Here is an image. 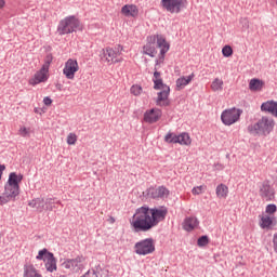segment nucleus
Here are the masks:
<instances>
[{"mask_svg":"<svg viewBox=\"0 0 277 277\" xmlns=\"http://www.w3.org/2000/svg\"><path fill=\"white\" fill-rule=\"evenodd\" d=\"M121 14H123V16H132V18H135V16L140 14V11L135 4H126L121 8Z\"/></svg>","mask_w":277,"mask_h":277,"instance_id":"f3484780","label":"nucleus"},{"mask_svg":"<svg viewBox=\"0 0 277 277\" xmlns=\"http://www.w3.org/2000/svg\"><path fill=\"white\" fill-rule=\"evenodd\" d=\"M134 252L140 256L153 254L155 252V240L153 238L143 239L134 245Z\"/></svg>","mask_w":277,"mask_h":277,"instance_id":"6e6552de","label":"nucleus"},{"mask_svg":"<svg viewBox=\"0 0 277 277\" xmlns=\"http://www.w3.org/2000/svg\"><path fill=\"white\" fill-rule=\"evenodd\" d=\"M78 28L79 19H77L75 16H69L60 22L57 31L60 36H64L66 34H72V31H77Z\"/></svg>","mask_w":277,"mask_h":277,"instance_id":"0eeeda50","label":"nucleus"},{"mask_svg":"<svg viewBox=\"0 0 277 277\" xmlns=\"http://www.w3.org/2000/svg\"><path fill=\"white\" fill-rule=\"evenodd\" d=\"M122 51H123L122 45L103 49L102 60H105L107 64H120V62H123L124 60L121 56Z\"/></svg>","mask_w":277,"mask_h":277,"instance_id":"423d86ee","label":"nucleus"},{"mask_svg":"<svg viewBox=\"0 0 277 277\" xmlns=\"http://www.w3.org/2000/svg\"><path fill=\"white\" fill-rule=\"evenodd\" d=\"M0 181H1V175H0Z\"/></svg>","mask_w":277,"mask_h":277,"instance_id":"c03bdc74","label":"nucleus"},{"mask_svg":"<svg viewBox=\"0 0 277 277\" xmlns=\"http://www.w3.org/2000/svg\"><path fill=\"white\" fill-rule=\"evenodd\" d=\"M24 277H42L32 264L24 265Z\"/></svg>","mask_w":277,"mask_h":277,"instance_id":"393cba45","label":"nucleus"},{"mask_svg":"<svg viewBox=\"0 0 277 277\" xmlns=\"http://www.w3.org/2000/svg\"><path fill=\"white\" fill-rule=\"evenodd\" d=\"M263 88H265V81L259 78H253L249 82V90H251V92H261Z\"/></svg>","mask_w":277,"mask_h":277,"instance_id":"412c9836","label":"nucleus"},{"mask_svg":"<svg viewBox=\"0 0 277 277\" xmlns=\"http://www.w3.org/2000/svg\"><path fill=\"white\" fill-rule=\"evenodd\" d=\"M130 92L134 96H140V94H142V87H140L137 84H134V85L131 87Z\"/></svg>","mask_w":277,"mask_h":277,"instance_id":"f704fd0d","label":"nucleus"},{"mask_svg":"<svg viewBox=\"0 0 277 277\" xmlns=\"http://www.w3.org/2000/svg\"><path fill=\"white\" fill-rule=\"evenodd\" d=\"M43 103H44V105H47V107H49V105H52L53 100H51V97H44Z\"/></svg>","mask_w":277,"mask_h":277,"instance_id":"ea45409f","label":"nucleus"},{"mask_svg":"<svg viewBox=\"0 0 277 277\" xmlns=\"http://www.w3.org/2000/svg\"><path fill=\"white\" fill-rule=\"evenodd\" d=\"M5 6V0H0V10Z\"/></svg>","mask_w":277,"mask_h":277,"instance_id":"79ce46f5","label":"nucleus"},{"mask_svg":"<svg viewBox=\"0 0 277 277\" xmlns=\"http://www.w3.org/2000/svg\"><path fill=\"white\" fill-rule=\"evenodd\" d=\"M276 211H277V207L274 203H271L266 207V213H268L269 215H274Z\"/></svg>","mask_w":277,"mask_h":277,"instance_id":"4c0bfd02","label":"nucleus"},{"mask_svg":"<svg viewBox=\"0 0 277 277\" xmlns=\"http://www.w3.org/2000/svg\"><path fill=\"white\" fill-rule=\"evenodd\" d=\"M18 135H21V137H29V135H30V130L27 129L26 127H22V128L18 130Z\"/></svg>","mask_w":277,"mask_h":277,"instance_id":"e433bc0d","label":"nucleus"},{"mask_svg":"<svg viewBox=\"0 0 277 277\" xmlns=\"http://www.w3.org/2000/svg\"><path fill=\"white\" fill-rule=\"evenodd\" d=\"M147 198H168V195L170 194V190L163 186H159L158 188H148L146 190Z\"/></svg>","mask_w":277,"mask_h":277,"instance_id":"2eb2a0df","label":"nucleus"},{"mask_svg":"<svg viewBox=\"0 0 277 277\" xmlns=\"http://www.w3.org/2000/svg\"><path fill=\"white\" fill-rule=\"evenodd\" d=\"M28 205L32 209H37V211H39L40 213H42V211H47V205L43 198L32 199L31 201H29Z\"/></svg>","mask_w":277,"mask_h":277,"instance_id":"4be33fe9","label":"nucleus"},{"mask_svg":"<svg viewBox=\"0 0 277 277\" xmlns=\"http://www.w3.org/2000/svg\"><path fill=\"white\" fill-rule=\"evenodd\" d=\"M5 170L4 164H0V176H3V171Z\"/></svg>","mask_w":277,"mask_h":277,"instance_id":"a19ab883","label":"nucleus"},{"mask_svg":"<svg viewBox=\"0 0 277 277\" xmlns=\"http://www.w3.org/2000/svg\"><path fill=\"white\" fill-rule=\"evenodd\" d=\"M160 118L161 109L159 108H151L149 110H146L144 114V120L145 122H148V124H155V122H159Z\"/></svg>","mask_w":277,"mask_h":277,"instance_id":"dca6fc26","label":"nucleus"},{"mask_svg":"<svg viewBox=\"0 0 277 277\" xmlns=\"http://www.w3.org/2000/svg\"><path fill=\"white\" fill-rule=\"evenodd\" d=\"M56 205H62V201L55 202V198H47L45 199V211H53V209H57Z\"/></svg>","mask_w":277,"mask_h":277,"instance_id":"cd10ccee","label":"nucleus"},{"mask_svg":"<svg viewBox=\"0 0 277 277\" xmlns=\"http://www.w3.org/2000/svg\"><path fill=\"white\" fill-rule=\"evenodd\" d=\"M198 224H200V222H198L196 216H188L184 220L183 228L190 233L194 228H198Z\"/></svg>","mask_w":277,"mask_h":277,"instance_id":"6ab92c4d","label":"nucleus"},{"mask_svg":"<svg viewBox=\"0 0 277 277\" xmlns=\"http://www.w3.org/2000/svg\"><path fill=\"white\" fill-rule=\"evenodd\" d=\"M197 246L199 248H205V246H209V236H201L197 240Z\"/></svg>","mask_w":277,"mask_h":277,"instance_id":"7c9ffc66","label":"nucleus"},{"mask_svg":"<svg viewBox=\"0 0 277 277\" xmlns=\"http://www.w3.org/2000/svg\"><path fill=\"white\" fill-rule=\"evenodd\" d=\"M275 121L269 117H262L256 123L248 127V132L251 135L267 136L274 131Z\"/></svg>","mask_w":277,"mask_h":277,"instance_id":"39448f33","label":"nucleus"},{"mask_svg":"<svg viewBox=\"0 0 277 277\" xmlns=\"http://www.w3.org/2000/svg\"><path fill=\"white\" fill-rule=\"evenodd\" d=\"M79 71V63L77 60L69 58L65 63V67L63 69V75H65L66 79H75V72Z\"/></svg>","mask_w":277,"mask_h":277,"instance_id":"ddd939ff","label":"nucleus"},{"mask_svg":"<svg viewBox=\"0 0 277 277\" xmlns=\"http://www.w3.org/2000/svg\"><path fill=\"white\" fill-rule=\"evenodd\" d=\"M49 79V70L41 67L32 78L29 79L30 85H38V83H44Z\"/></svg>","mask_w":277,"mask_h":277,"instance_id":"4468645a","label":"nucleus"},{"mask_svg":"<svg viewBox=\"0 0 277 277\" xmlns=\"http://www.w3.org/2000/svg\"><path fill=\"white\" fill-rule=\"evenodd\" d=\"M23 182V174H16V172H11L9 174V180L4 185V192L0 196V205H8V202L16 200L21 195V183Z\"/></svg>","mask_w":277,"mask_h":277,"instance_id":"f03ea898","label":"nucleus"},{"mask_svg":"<svg viewBox=\"0 0 277 277\" xmlns=\"http://www.w3.org/2000/svg\"><path fill=\"white\" fill-rule=\"evenodd\" d=\"M241 114L243 110L238 108L226 109L221 115V120L223 124L226 127H230V124H235V122H239V118H241Z\"/></svg>","mask_w":277,"mask_h":277,"instance_id":"9d476101","label":"nucleus"},{"mask_svg":"<svg viewBox=\"0 0 277 277\" xmlns=\"http://www.w3.org/2000/svg\"><path fill=\"white\" fill-rule=\"evenodd\" d=\"M53 62V54H47L45 58H44V64L42 65L41 68H43V70H48L51 66V63Z\"/></svg>","mask_w":277,"mask_h":277,"instance_id":"c756f323","label":"nucleus"},{"mask_svg":"<svg viewBox=\"0 0 277 277\" xmlns=\"http://www.w3.org/2000/svg\"><path fill=\"white\" fill-rule=\"evenodd\" d=\"M67 144L69 146H75V144H77V134L69 133L68 136H67Z\"/></svg>","mask_w":277,"mask_h":277,"instance_id":"72a5a7b5","label":"nucleus"},{"mask_svg":"<svg viewBox=\"0 0 277 277\" xmlns=\"http://www.w3.org/2000/svg\"><path fill=\"white\" fill-rule=\"evenodd\" d=\"M222 53H223L224 57H230L233 55V48L230 45H225L222 49Z\"/></svg>","mask_w":277,"mask_h":277,"instance_id":"c9c22d12","label":"nucleus"},{"mask_svg":"<svg viewBox=\"0 0 277 277\" xmlns=\"http://www.w3.org/2000/svg\"><path fill=\"white\" fill-rule=\"evenodd\" d=\"M49 254H52L51 252H49V250H40L37 255V261H44V259L49 258Z\"/></svg>","mask_w":277,"mask_h":277,"instance_id":"2f4dec72","label":"nucleus"},{"mask_svg":"<svg viewBox=\"0 0 277 277\" xmlns=\"http://www.w3.org/2000/svg\"><path fill=\"white\" fill-rule=\"evenodd\" d=\"M62 265L65 269H69L70 272H81V269L85 267V259L83 255H78L75 259L66 260Z\"/></svg>","mask_w":277,"mask_h":277,"instance_id":"9b49d317","label":"nucleus"},{"mask_svg":"<svg viewBox=\"0 0 277 277\" xmlns=\"http://www.w3.org/2000/svg\"><path fill=\"white\" fill-rule=\"evenodd\" d=\"M45 268L48 272H55L57 269V260L53 253H48V258L44 259Z\"/></svg>","mask_w":277,"mask_h":277,"instance_id":"aec40b11","label":"nucleus"},{"mask_svg":"<svg viewBox=\"0 0 277 277\" xmlns=\"http://www.w3.org/2000/svg\"><path fill=\"white\" fill-rule=\"evenodd\" d=\"M259 194L261 196V199L266 200V202H269L274 200V198H276V190L267 180L262 182V184L260 185Z\"/></svg>","mask_w":277,"mask_h":277,"instance_id":"f8f14e48","label":"nucleus"},{"mask_svg":"<svg viewBox=\"0 0 277 277\" xmlns=\"http://www.w3.org/2000/svg\"><path fill=\"white\" fill-rule=\"evenodd\" d=\"M195 75L192 74L187 77L183 76L176 80V90H183L186 85H189L194 79Z\"/></svg>","mask_w":277,"mask_h":277,"instance_id":"b1692460","label":"nucleus"},{"mask_svg":"<svg viewBox=\"0 0 277 277\" xmlns=\"http://www.w3.org/2000/svg\"><path fill=\"white\" fill-rule=\"evenodd\" d=\"M192 193L194 194V196H199V194H202V186L194 187Z\"/></svg>","mask_w":277,"mask_h":277,"instance_id":"58836bf2","label":"nucleus"},{"mask_svg":"<svg viewBox=\"0 0 277 277\" xmlns=\"http://www.w3.org/2000/svg\"><path fill=\"white\" fill-rule=\"evenodd\" d=\"M110 222H111V224H114V222H116V219L110 217Z\"/></svg>","mask_w":277,"mask_h":277,"instance_id":"37998d69","label":"nucleus"},{"mask_svg":"<svg viewBox=\"0 0 277 277\" xmlns=\"http://www.w3.org/2000/svg\"><path fill=\"white\" fill-rule=\"evenodd\" d=\"M274 224V217L264 215L261 219V228H269Z\"/></svg>","mask_w":277,"mask_h":277,"instance_id":"c85d7f7f","label":"nucleus"},{"mask_svg":"<svg viewBox=\"0 0 277 277\" xmlns=\"http://www.w3.org/2000/svg\"><path fill=\"white\" fill-rule=\"evenodd\" d=\"M261 109L263 111H267L268 114H272V116H275V118H277V102L275 101L264 102L261 105Z\"/></svg>","mask_w":277,"mask_h":277,"instance_id":"a211bd4d","label":"nucleus"},{"mask_svg":"<svg viewBox=\"0 0 277 277\" xmlns=\"http://www.w3.org/2000/svg\"><path fill=\"white\" fill-rule=\"evenodd\" d=\"M212 92H222L224 90V80L220 78H215L211 83Z\"/></svg>","mask_w":277,"mask_h":277,"instance_id":"a878e982","label":"nucleus"},{"mask_svg":"<svg viewBox=\"0 0 277 277\" xmlns=\"http://www.w3.org/2000/svg\"><path fill=\"white\" fill-rule=\"evenodd\" d=\"M217 198H226L228 196V186L226 184H220L216 186Z\"/></svg>","mask_w":277,"mask_h":277,"instance_id":"bb28decb","label":"nucleus"},{"mask_svg":"<svg viewBox=\"0 0 277 277\" xmlns=\"http://www.w3.org/2000/svg\"><path fill=\"white\" fill-rule=\"evenodd\" d=\"M175 144H181L182 146H190L192 145V137L189 133L183 132L180 135L175 136Z\"/></svg>","mask_w":277,"mask_h":277,"instance_id":"5701e85b","label":"nucleus"},{"mask_svg":"<svg viewBox=\"0 0 277 277\" xmlns=\"http://www.w3.org/2000/svg\"><path fill=\"white\" fill-rule=\"evenodd\" d=\"M154 90H161L158 92V97L156 104L159 107H168L170 105V87L168 84H163V80L161 79V72H154Z\"/></svg>","mask_w":277,"mask_h":277,"instance_id":"20e7f679","label":"nucleus"},{"mask_svg":"<svg viewBox=\"0 0 277 277\" xmlns=\"http://www.w3.org/2000/svg\"><path fill=\"white\" fill-rule=\"evenodd\" d=\"M157 47L160 49V62L166 58V53L170 51V43L166 40L162 35H154L147 37V43L143 47V53L149 55V57H155L157 55Z\"/></svg>","mask_w":277,"mask_h":277,"instance_id":"7ed1b4c3","label":"nucleus"},{"mask_svg":"<svg viewBox=\"0 0 277 277\" xmlns=\"http://www.w3.org/2000/svg\"><path fill=\"white\" fill-rule=\"evenodd\" d=\"M168 215V208H150L143 206L135 210L130 225L134 233H148L153 230L155 226H159V223L163 222Z\"/></svg>","mask_w":277,"mask_h":277,"instance_id":"f257e3e1","label":"nucleus"},{"mask_svg":"<svg viewBox=\"0 0 277 277\" xmlns=\"http://www.w3.org/2000/svg\"><path fill=\"white\" fill-rule=\"evenodd\" d=\"M164 142H167V144H176V135L172 132H169L164 136Z\"/></svg>","mask_w":277,"mask_h":277,"instance_id":"473e14b6","label":"nucleus"},{"mask_svg":"<svg viewBox=\"0 0 277 277\" xmlns=\"http://www.w3.org/2000/svg\"><path fill=\"white\" fill-rule=\"evenodd\" d=\"M161 5L170 14H180L187 8V0H161Z\"/></svg>","mask_w":277,"mask_h":277,"instance_id":"1a4fd4ad","label":"nucleus"}]
</instances>
